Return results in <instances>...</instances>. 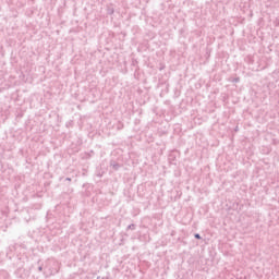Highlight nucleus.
<instances>
[{"label":"nucleus","instance_id":"obj_1","mask_svg":"<svg viewBox=\"0 0 279 279\" xmlns=\"http://www.w3.org/2000/svg\"><path fill=\"white\" fill-rule=\"evenodd\" d=\"M195 239H201L199 234H195Z\"/></svg>","mask_w":279,"mask_h":279}]
</instances>
